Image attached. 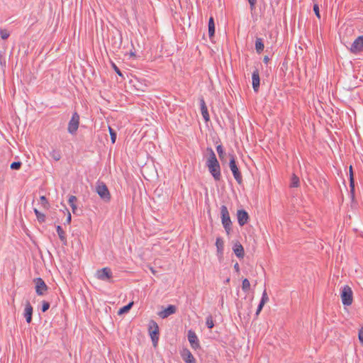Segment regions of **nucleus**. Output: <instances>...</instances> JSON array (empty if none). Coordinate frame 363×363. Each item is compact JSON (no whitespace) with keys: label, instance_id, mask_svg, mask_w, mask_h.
I'll return each instance as SVG.
<instances>
[{"label":"nucleus","instance_id":"obj_1","mask_svg":"<svg viewBox=\"0 0 363 363\" xmlns=\"http://www.w3.org/2000/svg\"><path fill=\"white\" fill-rule=\"evenodd\" d=\"M206 150L208 152L209 156L206 161V167L208 168V170L213 179L216 182H219L222 178L220 163L211 147H207Z\"/></svg>","mask_w":363,"mask_h":363},{"label":"nucleus","instance_id":"obj_2","mask_svg":"<svg viewBox=\"0 0 363 363\" xmlns=\"http://www.w3.org/2000/svg\"><path fill=\"white\" fill-rule=\"evenodd\" d=\"M221 221L223 228L227 233L230 235L232 231V221L230 220V214L228 208L223 205L220 207Z\"/></svg>","mask_w":363,"mask_h":363},{"label":"nucleus","instance_id":"obj_3","mask_svg":"<svg viewBox=\"0 0 363 363\" xmlns=\"http://www.w3.org/2000/svg\"><path fill=\"white\" fill-rule=\"evenodd\" d=\"M230 161H229V167L233 173V175L236 180V182L241 184L242 183V176L238 168L237 164V162L235 160V156L234 154H229Z\"/></svg>","mask_w":363,"mask_h":363},{"label":"nucleus","instance_id":"obj_4","mask_svg":"<svg viewBox=\"0 0 363 363\" xmlns=\"http://www.w3.org/2000/svg\"><path fill=\"white\" fill-rule=\"evenodd\" d=\"M340 297L344 306H350L353 302V292L350 286L345 285L340 288Z\"/></svg>","mask_w":363,"mask_h":363},{"label":"nucleus","instance_id":"obj_5","mask_svg":"<svg viewBox=\"0 0 363 363\" xmlns=\"http://www.w3.org/2000/svg\"><path fill=\"white\" fill-rule=\"evenodd\" d=\"M96 191L103 201L105 202L110 201L111 198V194L105 183L98 182L96 186Z\"/></svg>","mask_w":363,"mask_h":363},{"label":"nucleus","instance_id":"obj_6","mask_svg":"<svg viewBox=\"0 0 363 363\" xmlns=\"http://www.w3.org/2000/svg\"><path fill=\"white\" fill-rule=\"evenodd\" d=\"M148 331L154 346H156L159 340L160 330L157 323L155 320H151L149 322Z\"/></svg>","mask_w":363,"mask_h":363},{"label":"nucleus","instance_id":"obj_7","mask_svg":"<svg viewBox=\"0 0 363 363\" xmlns=\"http://www.w3.org/2000/svg\"><path fill=\"white\" fill-rule=\"evenodd\" d=\"M96 277L98 279L113 283V273L109 267H104L96 271Z\"/></svg>","mask_w":363,"mask_h":363},{"label":"nucleus","instance_id":"obj_8","mask_svg":"<svg viewBox=\"0 0 363 363\" xmlns=\"http://www.w3.org/2000/svg\"><path fill=\"white\" fill-rule=\"evenodd\" d=\"M79 119L80 117L78 113H73L72 116L68 123L67 131L69 133L72 135H75L77 133L79 125Z\"/></svg>","mask_w":363,"mask_h":363},{"label":"nucleus","instance_id":"obj_9","mask_svg":"<svg viewBox=\"0 0 363 363\" xmlns=\"http://www.w3.org/2000/svg\"><path fill=\"white\" fill-rule=\"evenodd\" d=\"M33 282L35 284V289L36 294L38 296H44L48 290V287L44 280L40 277H38L33 279Z\"/></svg>","mask_w":363,"mask_h":363},{"label":"nucleus","instance_id":"obj_10","mask_svg":"<svg viewBox=\"0 0 363 363\" xmlns=\"http://www.w3.org/2000/svg\"><path fill=\"white\" fill-rule=\"evenodd\" d=\"M350 51L352 54H358L363 52V35L357 37L352 43Z\"/></svg>","mask_w":363,"mask_h":363},{"label":"nucleus","instance_id":"obj_11","mask_svg":"<svg viewBox=\"0 0 363 363\" xmlns=\"http://www.w3.org/2000/svg\"><path fill=\"white\" fill-rule=\"evenodd\" d=\"M180 354L186 363H196V359L189 349L183 348L180 352Z\"/></svg>","mask_w":363,"mask_h":363},{"label":"nucleus","instance_id":"obj_12","mask_svg":"<svg viewBox=\"0 0 363 363\" xmlns=\"http://www.w3.org/2000/svg\"><path fill=\"white\" fill-rule=\"evenodd\" d=\"M252 84L255 92L257 93L259 89L260 77L258 69H255L252 74Z\"/></svg>","mask_w":363,"mask_h":363},{"label":"nucleus","instance_id":"obj_13","mask_svg":"<svg viewBox=\"0 0 363 363\" xmlns=\"http://www.w3.org/2000/svg\"><path fill=\"white\" fill-rule=\"evenodd\" d=\"M238 222L240 226L247 223L250 217L247 212L244 209L238 210L237 212Z\"/></svg>","mask_w":363,"mask_h":363},{"label":"nucleus","instance_id":"obj_14","mask_svg":"<svg viewBox=\"0 0 363 363\" xmlns=\"http://www.w3.org/2000/svg\"><path fill=\"white\" fill-rule=\"evenodd\" d=\"M188 340L194 350H197L200 348L199 340L196 335V333L192 330H189L188 332Z\"/></svg>","mask_w":363,"mask_h":363},{"label":"nucleus","instance_id":"obj_15","mask_svg":"<svg viewBox=\"0 0 363 363\" xmlns=\"http://www.w3.org/2000/svg\"><path fill=\"white\" fill-rule=\"evenodd\" d=\"M177 311V307L174 305H169L163 311L158 313L159 316L162 318H167L169 315L174 314Z\"/></svg>","mask_w":363,"mask_h":363},{"label":"nucleus","instance_id":"obj_16","mask_svg":"<svg viewBox=\"0 0 363 363\" xmlns=\"http://www.w3.org/2000/svg\"><path fill=\"white\" fill-rule=\"evenodd\" d=\"M199 101H200L201 115H202L204 121L206 122H208L210 120V116L208 114V108L206 105L205 101L202 96L199 99Z\"/></svg>","mask_w":363,"mask_h":363},{"label":"nucleus","instance_id":"obj_17","mask_svg":"<svg viewBox=\"0 0 363 363\" xmlns=\"http://www.w3.org/2000/svg\"><path fill=\"white\" fill-rule=\"evenodd\" d=\"M33 310V306L29 301H27L24 310V317L28 323H30L32 321Z\"/></svg>","mask_w":363,"mask_h":363},{"label":"nucleus","instance_id":"obj_18","mask_svg":"<svg viewBox=\"0 0 363 363\" xmlns=\"http://www.w3.org/2000/svg\"><path fill=\"white\" fill-rule=\"evenodd\" d=\"M350 196L352 200L354 199V174L352 171V167H350Z\"/></svg>","mask_w":363,"mask_h":363},{"label":"nucleus","instance_id":"obj_19","mask_svg":"<svg viewBox=\"0 0 363 363\" xmlns=\"http://www.w3.org/2000/svg\"><path fill=\"white\" fill-rule=\"evenodd\" d=\"M233 250L234 251V253L238 258L242 259L244 257V255H245L244 248L240 242L235 243L233 246Z\"/></svg>","mask_w":363,"mask_h":363},{"label":"nucleus","instance_id":"obj_20","mask_svg":"<svg viewBox=\"0 0 363 363\" xmlns=\"http://www.w3.org/2000/svg\"><path fill=\"white\" fill-rule=\"evenodd\" d=\"M216 246L217 248L218 256L219 257H222L223 254L224 242L221 238L218 237L216 238Z\"/></svg>","mask_w":363,"mask_h":363},{"label":"nucleus","instance_id":"obj_21","mask_svg":"<svg viewBox=\"0 0 363 363\" xmlns=\"http://www.w3.org/2000/svg\"><path fill=\"white\" fill-rule=\"evenodd\" d=\"M56 230L60 240L63 245H66L67 244V240L65 232L60 225H57Z\"/></svg>","mask_w":363,"mask_h":363},{"label":"nucleus","instance_id":"obj_22","mask_svg":"<svg viewBox=\"0 0 363 363\" xmlns=\"http://www.w3.org/2000/svg\"><path fill=\"white\" fill-rule=\"evenodd\" d=\"M208 28L209 38L212 40L215 35V21L213 16H211L208 20Z\"/></svg>","mask_w":363,"mask_h":363},{"label":"nucleus","instance_id":"obj_23","mask_svg":"<svg viewBox=\"0 0 363 363\" xmlns=\"http://www.w3.org/2000/svg\"><path fill=\"white\" fill-rule=\"evenodd\" d=\"M216 150H217L219 159L221 161V162L223 164L226 162V159H225L226 154H225V152L224 150L223 145H217Z\"/></svg>","mask_w":363,"mask_h":363},{"label":"nucleus","instance_id":"obj_24","mask_svg":"<svg viewBox=\"0 0 363 363\" xmlns=\"http://www.w3.org/2000/svg\"><path fill=\"white\" fill-rule=\"evenodd\" d=\"M264 48L263 40L261 38H257L255 40V50L258 54H260Z\"/></svg>","mask_w":363,"mask_h":363},{"label":"nucleus","instance_id":"obj_25","mask_svg":"<svg viewBox=\"0 0 363 363\" xmlns=\"http://www.w3.org/2000/svg\"><path fill=\"white\" fill-rule=\"evenodd\" d=\"M111 44L114 49H119L122 44V38L120 35L118 38H117L116 36L111 37Z\"/></svg>","mask_w":363,"mask_h":363},{"label":"nucleus","instance_id":"obj_26","mask_svg":"<svg viewBox=\"0 0 363 363\" xmlns=\"http://www.w3.org/2000/svg\"><path fill=\"white\" fill-rule=\"evenodd\" d=\"M50 156L55 161H59L61 157V152L60 150L52 149L50 152Z\"/></svg>","mask_w":363,"mask_h":363},{"label":"nucleus","instance_id":"obj_27","mask_svg":"<svg viewBox=\"0 0 363 363\" xmlns=\"http://www.w3.org/2000/svg\"><path fill=\"white\" fill-rule=\"evenodd\" d=\"M300 185V179L299 177H297L295 174H294L291 178L290 187H298Z\"/></svg>","mask_w":363,"mask_h":363},{"label":"nucleus","instance_id":"obj_28","mask_svg":"<svg viewBox=\"0 0 363 363\" xmlns=\"http://www.w3.org/2000/svg\"><path fill=\"white\" fill-rule=\"evenodd\" d=\"M133 305V302L132 301V302H130L129 303H128L127 305L123 306L122 308H121L119 309L118 314L121 315V314L128 313L132 308Z\"/></svg>","mask_w":363,"mask_h":363},{"label":"nucleus","instance_id":"obj_29","mask_svg":"<svg viewBox=\"0 0 363 363\" xmlns=\"http://www.w3.org/2000/svg\"><path fill=\"white\" fill-rule=\"evenodd\" d=\"M34 213L39 223H44L45 221V215L40 212L37 208H34Z\"/></svg>","mask_w":363,"mask_h":363},{"label":"nucleus","instance_id":"obj_30","mask_svg":"<svg viewBox=\"0 0 363 363\" xmlns=\"http://www.w3.org/2000/svg\"><path fill=\"white\" fill-rule=\"evenodd\" d=\"M250 288V283L247 279H244L242 283V289L245 292H247Z\"/></svg>","mask_w":363,"mask_h":363},{"label":"nucleus","instance_id":"obj_31","mask_svg":"<svg viewBox=\"0 0 363 363\" xmlns=\"http://www.w3.org/2000/svg\"><path fill=\"white\" fill-rule=\"evenodd\" d=\"M206 324L209 329H212L214 327V320L211 315L207 316Z\"/></svg>","mask_w":363,"mask_h":363},{"label":"nucleus","instance_id":"obj_32","mask_svg":"<svg viewBox=\"0 0 363 363\" xmlns=\"http://www.w3.org/2000/svg\"><path fill=\"white\" fill-rule=\"evenodd\" d=\"M108 131L111 135V143L114 144L116 140L117 133L115 130H113L111 127L108 126Z\"/></svg>","mask_w":363,"mask_h":363},{"label":"nucleus","instance_id":"obj_33","mask_svg":"<svg viewBox=\"0 0 363 363\" xmlns=\"http://www.w3.org/2000/svg\"><path fill=\"white\" fill-rule=\"evenodd\" d=\"M40 203L43 206V208L45 209H48V208L50 207V204L45 196H41L40 197Z\"/></svg>","mask_w":363,"mask_h":363},{"label":"nucleus","instance_id":"obj_34","mask_svg":"<svg viewBox=\"0 0 363 363\" xmlns=\"http://www.w3.org/2000/svg\"><path fill=\"white\" fill-rule=\"evenodd\" d=\"M22 166V162H20V161H17V162H13L11 164V169H13V170H18L21 169Z\"/></svg>","mask_w":363,"mask_h":363},{"label":"nucleus","instance_id":"obj_35","mask_svg":"<svg viewBox=\"0 0 363 363\" xmlns=\"http://www.w3.org/2000/svg\"><path fill=\"white\" fill-rule=\"evenodd\" d=\"M50 304L48 301H42V308L41 311L43 313L46 312L50 308Z\"/></svg>","mask_w":363,"mask_h":363},{"label":"nucleus","instance_id":"obj_36","mask_svg":"<svg viewBox=\"0 0 363 363\" xmlns=\"http://www.w3.org/2000/svg\"><path fill=\"white\" fill-rule=\"evenodd\" d=\"M0 35L3 40H6L9 37V33L5 29H0Z\"/></svg>","mask_w":363,"mask_h":363},{"label":"nucleus","instance_id":"obj_37","mask_svg":"<svg viewBox=\"0 0 363 363\" xmlns=\"http://www.w3.org/2000/svg\"><path fill=\"white\" fill-rule=\"evenodd\" d=\"M313 10L316 16V17L320 19V13L319 10V6L318 4H314Z\"/></svg>","mask_w":363,"mask_h":363},{"label":"nucleus","instance_id":"obj_38","mask_svg":"<svg viewBox=\"0 0 363 363\" xmlns=\"http://www.w3.org/2000/svg\"><path fill=\"white\" fill-rule=\"evenodd\" d=\"M77 201V198L75 196L71 195L69 196L68 203L70 206L75 205Z\"/></svg>","mask_w":363,"mask_h":363},{"label":"nucleus","instance_id":"obj_39","mask_svg":"<svg viewBox=\"0 0 363 363\" xmlns=\"http://www.w3.org/2000/svg\"><path fill=\"white\" fill-rule=\"evenodd\" d=\"M268 301H269V297H268V295H267L266 289H264L263 293H262L260 301L264 302V303H266Z\"/></svg>","mask_w":363,"mask_h":363},{"label":"nucleus","instance_id":"obj_40","mask_svg":"<svg viewBox=\"0 0 363 363\" xmlns=\"http://www.w3.org/2000/svg\"><path fill=\"white\" fill-rule=\"evenodd\" d=\"M264 304H265V303H264V302H262V301L259 302V303L257 306V311H256V315H258L259 314V313L262 310Z\"/></svg>","mask_w":363,"mask_h":363},{"label":"nucleus","instance_id":"obj_41","mask_svg":"<svg viewBox=\"0 0 363 363\" xmlns=\"http://www.w3.org/2000/svg\"><path fill=\"white\" fill-rule=\"evenodd\" d=\"M65 210L67 211V219H66V221L64 223L65 225L66 224H70L71 223V220H72V216H71V213H69V211H68L67 208H65Z\"/></svg>","mask_w":363,"mask_h":363},{"label":"nucleus","instance_id":"obj_42","mask_svg":"<svg viewBox=\"0 0 363 363\" xmlns=\"http://www.w3.org/2000/svg\"><path fill=\"white\" fill-rule=\"evenodd\" d=\"M113 68L114 71L121 77H123L122 72H121L120 69L114 64H112Z\"/></svg>","mask_w":363,"mask_h":363},{"label":"nucleus","instance_id":"obj_43","mask_svg":"<svg viewBox=\"0 0 363 363\" xmlns=\"http://www.w3.org/2000/svg\"><path fill=\"white\" fill-rule=\"evenodd\" d=\"M248 2L250 4L251 11H253L255 9L257 0H248Z\"/></svg>","mask_w":363,"mask_h":363},{"label":"nucleus","instance_id":"obj_44","mask_svg":"<svg viewBox=\"0 0 363 363\" xmlns=\"http://www.w3.org/2000/svg\"><path fill=\"white\" fill-rule=\"evenodd\" d=\"M358 337L360 342L363 345V327L359 330Z\"/></svg>","mask_w":363,"mask_h":363},{"label":"nucleus","instance_id":"obj_45","mask_svg":"<svg viewBox=\"0 0 363 363\" xmlns=\"http://www.w3.org/2000/svg\"><path fill=\"white\" fill-rule=\"evenodd\" d=\"M234 269L235 270V272L237 273H239L240 272V266H239V264L238 262H236L235 264H234Z\"/></svg>","mask_w":363,"mask_h":363},{"label":"nucleus","instance_id":"obj_46","mask_svg":"<svg viewBox=\"0 0 363 363\" xmlns=\"http://www.w3.org/2000/svg\"><path fill=\"white\" fill-rule=\"evenodd\" d=\"M270 59L269 57L267 56V55H265L263 58V62L266 65L268 64V62H269Z\"/></svg>","mask_w":363,"mask_h":363},{"label":"nucleus","instance_id":"obj_47","mask_svg":"<svg viewBox=\"0 0 363 363\" xmlns=\"http://www.w3.org/2000/svg\"><path fill=\"white\" fill-rule=\"evenodd\" d=\"M70 207L72 208V210L73 213H74V214H77V205L75 204V205L72 206H70Z\"/></svg>","mask_w":363,"mask_h":363},{"label":"nucleus","instance_id":"obj_48","mask_svg":"<svg viewBox=\"0 0 363 363\" xmlns=\"http://www.w3.org/2000/svg\"><path fill=\"white\" fill-rule=\"evenodd\" d=\"M150 269L151 271V272L153 274H156V271L154 269L153 267H150Z\"/></svg>","mask_w":363,"mask_h":363},{"label":"nucleus","instance_id":"obj_49","mask_svg":"<svg viewBox=\"0 0 363 363\" xmlns=\"http://www.w3.org/2000/svg\"><path fill=\"white\" fill-rule=\"evenodd\" d=\"M229 281H230V278H228V279H226V282H229Z\"/></svg>","mask_w":363,"mask_h":363}]
</instances>
